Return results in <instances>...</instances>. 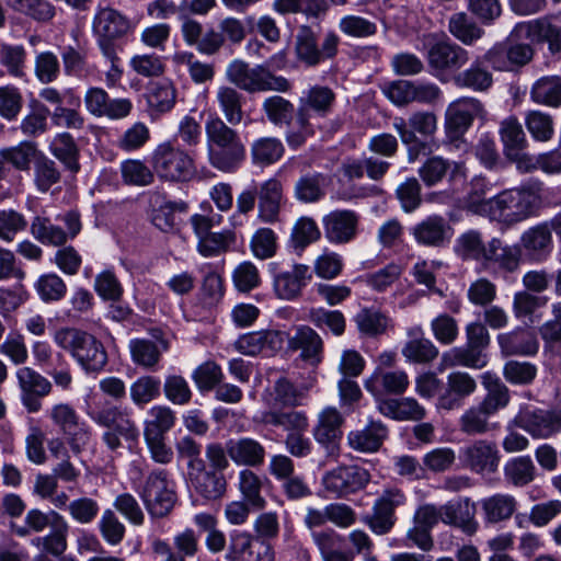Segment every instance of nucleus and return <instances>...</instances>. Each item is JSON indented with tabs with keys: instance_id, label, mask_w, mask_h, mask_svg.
I'll return each mask as SVG.
<instances>
[{
	"instance_id": "nucleus-1",
	"label": "nucleus",
	"mask_w": 561,
	"mask_h": 561,
	"mask_svg": "<svg viewBox=\"0 0 561 561\" xmlns=\"http://www.w3.org/2000/svg\"><path fill=\"white\" fill-rule=\"evenodd\" d=\"M543 206V183L530 179L492 197L489 219L511 227L537 217Z\"/></svg>"
},
{
	"instance_id": "nucleus-2",
	"label": "nucleus",
	"mask_w": 561,
	"mask_h": 561,
	"mask_svg": "<svg viewBox=\"0 0 561 561\" xmlns=\"http://www.w3.org/2000/svg\"><path fill=\"white\" fill-rule=\"evenodd\" d=\"M208 163L218 171H237L247 157L245 145L238 130L217 114L209 115L204 124Z\"/></svg>"
},
{
	"instance_id": "nucleus-3",
	"label": "nucleus",
	"mask_w": 561,
	"mask_h": 561,
	"mask_svg": "<svg viewBox=\"0 0 561 561\" xmlns=\"http://www.w3.org/2000/svg\"><path fill=\"white\" fill-rule=\"evenodd\" d=\"M392 128L408 148V160L414 162L420 153H431L437 145L434 137L438 130V118L431 111H415L405 119L396 116Z\"/></svg>"
},
{
	"instance_id": "nucleus-4",
	"label": "nucleus",
	"mask_w": 561,
	"mask_h": 561,
	"mask_svg": "<svg viewBox=\"0 0 561 561\" xmlns=\"http://www.w3.org/2000/svg\"><path fill=\"white\" fill-rule=\"evenodd\" d=\"M54 342L68 351L87 373H100L107 364V353L94 335L76 328H61L54 333Z\"/></svg>"
},
{
	"instance_id": "nucleus-5",
	"label": "nucleus",
	"mask_w": 561,
	"mask_h": 561,
	"mask_svg": "<svg viewBox=\"0 0 561 561\" xmlns=\"http://www.w3.org/2000/svg\"><path fill=\"white\" fill-rule=\"evenodd\" d=\"M226 79L240 90L255 92H288L291 83L283 76H276L263 66L250 67L241 59L230 61L225 71Z\"/></svg>"
},
{
	"instance_id": "nucleus-6",
	"label": "nucleus",
	"mask_w": 561,
	"mask_h": 561,
	"mask_svg": "<svg viewBox=\"0 0 561 561\" xmlns=\"http://www.w3.org/2000/svg\"><path fill=\"white\" fill-rule=\"evenodd\" d=\"M150 164L157 176L164 182H188L195 175V163L191 154L171 140L159 144L151 152Z\"/></svg>"
},
{
	"instance_id": "nucleus-7",
	"label": "nucleus",
	"mask_w": 561,
	"mask_h": 561,
	"mask_svg": "<svg viewBox=\"0 0 561 561\" xmlns=\"http://www.w3.org/2000/svg\"><path fill=\"white\" fill-rule=\"evenodd\" d=\"M425 58L431 73L443 80L449 72L460 69L469 60L468 51L446 35L427 34L423 37Z\"/></svg>"
},
{
	"instance_id": "nucleus-8",
	"label": "nucleus",
	"mask_w": 561,
	"mask_h": 561,
	"mask_svg": "<svg viewBox=\"0 0 561 561\" xmlns=\"http://www.w3.org/2000/svg\"><path fill=\"white\" fill-rule=\"evenodd\" d=\"M51 424L61 433L75 455H79L92 439L91 426L81 419L76 408L68 402H58L47 411Z\"/></svg>"
},
{
	"instance_id": "nucleus-9",
	"label": "nucleus",
	"mask_w": 561,
	"mask_h": 561,
	"mask_svg": "<svg viewBox=\"0 0 561 561\" xmlns=\"http://www.w3.org/2000/svg\"><path fill=\"white\" fill-rule=\"evenodd\" d=\"M88 415L96 425L106 428L101 438L111 451L122 447V437L126 440H136L139 436L136 423L116 405L88 412Z\"/></svg>"
},
{
	"instance_id": "nucleus-10",
	"label": "nucleus",
	"mask_w": 561,
	"mask_h": 561,
	"mask_svg": "<svg viewBox=\"0 0 561 561\" xmlns=\"http://www.w3.org/2000/svg\"><path fill=\"white\" fill-rule=\"evenodd\" d=\"M140 497L152 517H164L173 508L176 495L168 472L157 469L147 477Z\"/></svg>"
},
{
	"instance_id": "nucleus-11",
	"label": "nucleus",
	"mask_w": 561,
	"mask_h": 561,
	"mask_svg": "<svg viewBox=\"0 0 561 561\" xmlns=\"http://www.w3.org/2000/svg\"><path fill=\"white\" fill-rule=\"evenodd\" d=\"M481 112L482 104L474 98H460L449 103L444 124L447 138L457 141V147L466 150L468 145L461 137Z\"/></svg>"
},
{
	"instance_id": "nucleus-12",
	"label": "nucleus",
	"mask_w": 561,
	"mask_h": 561,
	"mask_svg": "<svg viewBox=\"0 0 561 561\" xmlns=\"http://www.w3.org/2000/svg\"><path fill=\"white\" fill-rule=\"evenodd\" d=\"M458 458L461 466L471 472L492 474L499 469L501 454L494 442L477 439L462 446Z\"/></svg>"
},
{
	"instance_id": "nucleus-13",
	"label": "nucleus",
	"mask_w": 561,
	"mask_h": 561,
	"mask_svg": "<svg viewBox=\"0 0 561 561\" xmlns=\"http://www.w3.org/2000/svg\"><path fill=\"white\" fill-rule=\"evenodd\" d=\"M369 472L358 466H339L327 471L321 480L322 486L332 497H344L366 486Z\"/></svg>"
},
{
	"instance_id": "nucleus-14",
	"label": "nucleus",
	"mask_w": 561,
	"mask_h": 561,
	"mask_svg": "<svg viewBox=\"0 0 561 561\" xmlns=\"http://www.w3.org/2000/svg\"><path fill=\"white\" fill-rule=\"evenodd\" d=\"M134 30L128 18L112 8H100L92 21V32L99 48L115 47L114 41Z\"/></svg>"
},
{
	"instance_id": "nucleus-15",
	"label": "nucleus",
	"mask_w": 561,
	"mask_h": 561,
	"mask_svg": "<svg viewBox=\"0 0 561 561\" xmlns=\"http://www.w3.org/2000/svg\"><path fill=\"white\" fill-rule=\"evenodd\" d=\"M407 503V496L397 488L386 489L375 501L373 514L364 523L376 535H386L396 524L394 511Z\"/></svg>"
},
{
	"instance_id": "nucleus-16",
	"label": "nucleus",
	"mask_w": 561,
	"mask_h": 561,
	"mask_svg": "<svg viewBox=\"0 0 561 561\" xmlns=\"http://www.w3.org/2000/svg\"><path fill=\"white\" fill-rule=\"evenodd\" d=\"M344 416L335 407L323 408L312 430L314 440L324 448L328 457H337L343 435Z\"/></svg>"
},
{
	"instance_id": "nucleus-17",
	"label": "nucleus",
	"mask_w": 561,
	"mask_h": 561,
	"mask_svg": "<svg viewBox=\"0 0 561 561\" xmlns=\"http://www.w3.org/2000/svg\"><path fill=\"white\" fill-rule=\"evenodd\" d=\"M67 227L64 230L60 226L54 225L49 218L36 216L31 224L32 236L42 244L58 247L73 239L81 230L79 215L70 211L62 216Z\"/></svg>"
},
{
	"instance_id": "nucleus-18",
	"label": "nucleus",
	"mask_w": 561,
	"mask_h": 561,
	"mask_svg": "<svg viewBox=\"0 0 561 561\" xmlns=\"http://www.w3.org/2000/svg\"><path fill=\"white\" fill-rule=\"evenodd\" d=\"M478 388L476 379L467 371L455 370L446 376V382L439 392L435 407L437 410L453 411L460 409L465 400Z\"/></svg>"
},
{
	"instance_id": "nucleus-19",
	"label": "nucleus",
	"mask_w": 561,
	"mask_h": 561,
	"mask_svg": "<svg viewBox=\"0 0 561 561\" xmlns=\"http://www.w3.org/2000/svg\"><path fill=\"white\" fill-rule=\"evenodd\" d=\"M273 267V289L275 295L283 300H295L301 295L302 289L311 278L309 266L296 263L287 268L276 270Z\"/></svg>"
},
{
	"instance_id": "nucleus-20",
	"label": "nucleus",
	"mask_w": 561,
	"mask_h": 561,
	"mask_svg": "<svg viewBox=\"0 0 561 561\" xmlns=\"http://www.w3.org/2000/svg\"><path fill=\"white\" fill-rule=\"evenodd\" d=\"M336 103L334 91L328 85L312 84L302 90L297 105V112L317 121L332 114Z\"/></svg>"
},
{
	"instance_id": "nucleus-21",
	"label": "nucleus",
	"mask_w": 561,
	"mask_h": 561,
	"mask_svg": "<svg viewBox=\"0 0 561 561\" xmlns=\"http://www.w3.org/2000/svg\"><path fill=\"white\" fill-rule=\"evenodd\" d=\"M512 35L546 43L551 55L561 54V25L553 23L549 18L517 23L512 30Z\"/></svg>"
},
{
	"instance_id": "nucleus-22",
	"label": "nucleus",
	"mask_w": 561,
	"mask_h": 561,
	"mask_svg": "<svg viewBox=\"0 0 561 561\" xmlns=\"http://www.w3.org/2000/svg\"><path fill=\"white\" fill-rule=\"evenodd\" d=\"M284 343V334L275 330L253 331L240 335L233 342V348L245 356L274 355Z\"/></svg>"
},
{
	"instance_id": "nucleus-23",
	"label": "nucleus",
	"mask_w": 561,
	"mask_h": 561,
	"mask_svg": "<svg viewBox=\"0 0 561 561\" xmlns=\"http://www.w3.org/2000/svg\"><path fill=\"white\" fill-rule=\"evenodd\" d=\"M359 216L351 209H336L322 218L324 237L332 244H345L357 234Z\"/></svg>"
},
{
	"instance_id": "nucleus-24",
	"label": "nucleus",
	"mask_w": 561,
	"mask_h": 561,
	"mask_svg": "<svg viewBox=\"0 0 561 561\" xmlns=\"http://www.w3.org/2000/svg\"><path fill=\"white\" fill-rule=\"evenodd\" d=\"M522 251L518 245L505 243L497 237L488 241L486 256L483 266L499 274H512L519 270Z\"/></svg>"
},
{
	"instance_id": "nucleus-25",
	"label": "nucleus",
	"mask_w": 561,
	"mask_h": 561,
	"mask_svg": "<svg viewBox=\"0 0 561 561\" xmlns=\"http://www.w3.org/2000/svg\"><path fill=\"white\" fill-rule=\"evenodd\" d=\"M409 385V375L403 369H377L364 383L365 389L375 398L376 404L380 399H387L386 394H403Z\"/></svg>"
},
{
	"instance_id": "nucleus-26",
	"label": "nucleus",
	"mask_w": 561,
	"mask_h": 561,
	"mask_svg": "<svg viewBox=\"0 0 561 561\" xmlns=\"http://www.w3.org/2000/svg\"><path fill=\"white\" fill-rule=\"evenodd\" d=\"M419 175L426 186H434L447 175L449 181L463 180L467 170L461 161H450L442 156H432L420 167Z\"/></svg>"
},
{
	"instance_id": "nucleus-27",
	"label": "nucleus",
	"mask_w": 561,
	"mask_h": 561,
	"mask_svg": "<svg viewBox=\"0 0 561 561\" xmlns=\"http://www.w3.org/2000/svg\"><path fill=\"white\" fill-rule=\"evenodd\" d=\"M187 479L195 492L207 501L221 499L227 490L225 476L207 469L205 463L197 462L195 469L187 471Z\"/></svg>"
},
{
	"instance_id": "nucleus-28",
	"label": "nucleus",
	"mask_w": 561,
	"mask_h": 561,
	"mask_svg": "<svg viewBox=\"0 0 561 561\" xmlns=\"http://www.w3.org/2000/svg\"><path fill=\"white\" fill-rule=\"evenodd\" d=\"M408 340L402 346L401 353L407 362L412 364H430L439 354L437 346L424 336L421 325H413L407 330Z\"/></svg>"
},
{
	"instance_id": "nucleus-29",
	"label": "nucleus",
	"mask_w": 561,
	"mask_h": 561,
	"mask_svg": "<svg viewBox=\"0 0 561 561\" xmlns=\"http://www.w3.org/2000/svg\"><path fill=\"white\" fill-rule=\"evenodd\" d=\"M227 453L234 465L248 467V469L261 467L266 456L262 443L245 436L227 440Z\"/></svg>"
},
{
	"instance_id": "nucleus-30",
	"label": "nucleus",
	"mask_w": 561,
	"mask_h": 561,
	"mask_svg": "<svg viewBox=\"0 0 561 561\" xmlns=\"http://www.w3.org/2000/svg\"><path fill=\"white\" fill-rule=\"evenodd\" d=\"M288 347L299 351L300 358L311 366H318L322 362L323 340L310 327L296 328L294 334L288 337Z\"/></svg>"
},
{
	"instance_id": "nucleus-31",
	"label": "nucleus",
	"mask_w": 561,
	"mask_h": 561,
	"mask_svg": "<svg viewBox=\"0 0 561 561\" xmlns=\"http://www.w3.org/2000/svg\"><path fill=\"white\" fill-rule=\"evenodd\" d=\"M412 236L419 244L438 248L451 239L453 229L445 218L432 215L412 228Z\"/></svg>"
},
{
	"instance_id": "nucleus-32",
	"label": "nucleus",
	"mask_w": 561,
	"mask_h": 561,
	"mask_svg": "<svg viewBox=\"0 0 561 561\" xmlns=\"http://www.w3.org/2000/svg\"><path fill=\"white\" fill-rule=\"evenodd\" d=\"M518 245L528 256L537 262L546 260L552 251V234L545 222L537 224L526 229L519 238Z\"/></svg>"
},
{
	"instance_id": "nucleus-33",
	"label": "nucleus",
	"mask_w": 561,
	"mask_h": 561,
	"mask_svg": "<svg viewBox=\"0 0 561 561\" xmlns=\"http://www.w3.org/2000/svg\"><path fill=\"white\" fill-rule=\"evenodd\" d=\"M388 433L386 424L370 419L364 428L351 431L347 434V443L354 450L375 453L382 446Z\"/></svg>"
},
{
	"instance_id": "nucleus-34",
	"label": "nucleus",
	"mask_w": 561,
	"mask_h": 561,
	"mask_svg": "<svg viewBox=\"0 0 561 561\" xmlns=\"http://www.w3.org/2000/svg\"><path fill=\"white\" fill-rule=\"evenodd\" d=\"M497 342L504 356H534L539 351L535 333L523 328L499 334Z\"/></svg>"
},
{
	"instance_id": "nucleus-35",
	"label": "nucleus",
	"mask_w": 561,
	"mask_h": 561,
	"mask_svg": "<svg viewBox=\"0 0 561 561\" xmlns=\"http://www.w3.org/2000/svg\"><path fill=\"white\" fill-rule=\"evenodd\" d=\"M379 413L394 421L417 422L425 417L426 410L412 397L380 399L376 405Z\"/></svg>"
},
{
	"instance_id": "nucleus-36",
	"label": "nucleus",
	"mask_w": 561,
	"mask_h": 561,
	"mask_svg": "<svg viewBox=\"0 0 561 561\" xmlns=\"http://www.w3.org/2000/svg\"><path fill=\"white\" fill-rule=\"evenodd\" d=\"M519 426L534 438H548L561 430V411H535L522 416Z\"/></svg>"
},
{
	"instance_id": "nucleus-37",
	"label": "nucleus",
	"mask_w": 561,
	"mask_h": 561,
	"mask_svg": "<svg viewBox=\"0 0 561 561\" xmlns=\"http://www.w3.org/2000/svg\"><path fill=\"white\" fill-rule=\"evenodd\" d=\"M489 363V356L485 352L466 344L444 352L440 357V369L453 368L457 366L471 369H482Z\"/></svg>"
},
{
	"instance_id": "nucleus-38",
	"label": "nucleus",
	"mask_w": 561,
	"mask_h": 561,
	"mask_svg": "<svg viewBox=\"0 0 561 561\" xmlns=\"http://www.w3.org/2000/svg\"><path fill=\"white\" fill-rule=\"evenodd\" d=\"M481 383L486 390V394L478 404L490 415H494L499 410L504 409L510 402L508 388L502 382L500 377L493 371H485L481 375Z\"/></svg>"
},
{
	"instance_id": "nucleus-39",
	"label": "nucleus",
	"mask_w": 561,
	"mask_h": 561,
	"mask_svg": "<svg viewBox=\"0 0 561 561\" xmlns=\"http://www.w3.org/2000/svg\"><path fill=\"white\" fill-rule=\"evenodd\" d=\"M215 101L226 123L239 125L242 122L244 96L236 88L226 84L219 85L215 93Z\"/></svg>"
},
{
	"instance_id": "nucleus-40",
	"label": "nucleus",
	"mask_w": 561,
	"mask_h": 561,
	"mask_svg": "<svg viewBox=\"0 0 561 561\" xmlns=\"http://www.w3.org/2000/svg\"><path fill=\"white\" fill-rule=\"evenodd\" d=\"M171 60L176 68H185L195 84H205L211 82L215 78L214 64L197 59L192 51H175Z\"/></svg>"
},
{
	"instance_id": "nucleus-41",
	"label": "nucleus",
	"mask_w": 561,
	"mask_h": 561,
	"mask_svg": "<svg viewBox=\"0 0 561 561\" xmlns=\"http://www.w3.org/2000/svg\"><path fill=\"white\" fill-rule=\"evenodd\" d=\"M259 195V217L264 222H274L277 220L280 202L283 196V187L278 180L270 179L264 182Z\"/></svg>"
},
{
	"instance_id": "nucleus-42",
	"label": "nucleus",
	"mask_w": 561,
	"mask_h": 561,
	"mask_svg": "<svg viewBox=\"0 0 561 561\" xmlns=\"http://www.w3.org/2000/svg\"><path fill=\"white\" fill-rule=\"evenodd\" d=\"M455 253L465 261H474L483 264L488 251V242L483 234L476 229L461 233L455 241Z\"/></svg>"
},
{
	"instance_id": "nucleus-43",
	"label": "nucleus",
	"mask_w": 561,
	"mask_h": 561,
	"mask_svg": "<svg viewBox=\"0 0 561 561\" xmlns=\"http://www.w3.org/2000/svg\"><path fill=\"white\" fill-rule=\"evenodd\" d=\"M266 479L254 471L244 468L238 474V489L245 501L253 510H263L266 500L262 494Z\"/></svg>"
},
{
	"instance_id": "nucleus-44",
	"label": "nucleus",
	"mask_w": 561,
	"mask_h": 561,
	"mask_svg": "<svg viewBox=\"0 0 561 561\" xmlns=\"http://www.w3.org/2000/svg\"><path fill=\"white\" fill-rule=\"evenodd\" d=\"M484 62L483 57L477 58L469 68L455 77V84L476 92L488 91L493 84V77L485 68Z\"/></svg>"
},
{
	"instance_id": "nucleus-45",
	"label": "nucleus",
	"mask_w": 561,
	"mask_h": 561,
	"mask_svg": "<svg viewBox=\"0 0 561 561\" xmlns=\"http://www.w3.org/2000/svg\"><path fill=\"white\" fill-rule=\"evenodd\" d=\"M439 520L447 525L459 527L465 534L473 535L478 529V522L468 504L463 507L458 502H448L439 507Z\"/></svg>"
},
{
	"instance_id": "nucleus-46",
	"label": "nucleus",
	"mask_w": 561,
	"mask_h": 561,
	"mask_svg": "<svg viewBox=\"0 0 561 561\" xmlns=\"http://www.w3.org/2000/svg\"><path fill=\"white\" fill-rule=\"evenodd\" d=\"M516 506V499L505 493H496L481 501L484 518L488 523L492 524L511 518Z\"/></svg>"
},
{
	"instance_id": "nucleus-47",
	"label": "nucleus",
	"mask_w": 561,
	"mask_h": 561,
	"mask_svg": "<svg viewBox=\"0 0 561 561\" xmlns=\"http://www.w3.org/2000/svg\"><path fill=\"white\" fill-rule=\"evenodd\" d=\"M530 99L537 104L561 106V77L543 76L537 79L531 85Z\"/></svg>"
},
{
	"instance_id": "nucleus-48",
	"label": "nucleus",
	"mask_w": 561,
	"mask_h": 561,
	"mask_svg": "<svg viewBox=\"0 0 561 561\" xmlns=\"http://www.w3.org/2000/svg\"><path fill=\"white\" fill-rule=\"evenodd\" d=\"M38 153L37 145L28 140L0 149L2 160L22 172L30 171L31 164L37 160Z\"/></svg>"
},
{
	"instance_id": "nucleus-49",
	"label": "nucleus",
	"mask_w": 561,
	"mask_h": 561,
	"mask_svg": "<svg viewBox=\"0 0 561 561\" xmlns=\"http://www.w3.org/2000/svg\"><path fill=\"white\" fill-rule=\"evenodd\" d=\"M261 421L266 425L282 427L288 433L307 431L309 426L308 416L302 411H276L271 410L262 413Z\"/></svg>"
},
{
	"instance_id": "nucleus-50",
	"label": "nucleus",
	"mask_w": 561,
	"mask_h": 561,
	"mask_svg": "<svg viewBox=\"0 0 561 561\" xmlns=\"http://www.w3.org/2000/svg\"><path fill=\"white\" fill-rule=\"evenodd\" d=\"M327 178L321 173L305 174L298 179L294 187L297 201L309 204L317 203L325 195Z\"/></svg>"
},
{
	"instance_id": "nucleus-51",
	"label": "nucleus",
	"mask_w": 561,
	"mask_h": 561,
	"mask_svg": "<svg viewBox=\"0 0 561 561\" xmlns=\"http://www.w3.org/2000/svg\"><path fill=\"white\" fill-rule=\"evenodd\" d=\"M175 420V413L170 407L162 404L151 407L144 422V436H165L174 426Z\"/></svg>"
},
{
	"instance_id": "nucleus-52",
	"label": "nucleus",
	"mask_w": 561,
	"mask_h": 561,
	"mask_svg": "<svg viewBox=\"0 0 561 561\" xmlns=\"http://www.w3.org/2000/svg\"><path fill=\"white\" fill-rule=\"evenodd\" d=\"M68 531L69 525L67 520L64 519L55 527H53L49 534L33 538L31 543L47 554H51L53 557H61L68 547Z\"/></svg>"
},
{
	"instance_id": "nucleus-53",
	"label": "nucleus",
	"mask_w": 561,
	"mask_h": 561,
	"mask_svg": "<svg viewBox=\"0 0 561 561\" xmlns=\"http://www.w3.org/2000/svg\"><path fill=\"white\" fill-rule=\"evenodd\" d=\"M285 152L280 139L276 137H261L251 145V158L256 165H270L277 162Z\"/></svg>"
},
{
	"instance_id": "nucleus-54",
	"label": "nucleus",
	"mask_w": 561,
	"mask_h": 561,
	"mask_svg": "<svg viewBox=\"0 0 561 561\" xmlns=\"http://www.w3.org/2000/svg\"><path fill=\"white\" fill-rule=\"evenodd\" d=\"M470 186V191L463 201L465 208L474 215L489 218L492 197L485 198V196L491 188V184L484 178L477 176L471 180Z\"/></svg>"
},
{
	"instance_id": "nucleus-55",
	"label": "nucleus",
	"mask_w": 561,
	"mask_h": 561,
	"mask_svg": "<svg viewBox=\"0 0 561 561\" xmlns=\"http://www.w3.org/2000/svg\"><path fill=\"white\" fill-rule=\"evenodd\" d=\"M295 51L302 64L314 67L320 64L317 35L310 26L302 25L296 35Z\"/></svg>"
},
{
	"instance_id": "nucleus-56",
	"label": "nucleus",
	"mask_w": 561,
	"mask_h": 561,
	"mask_svg": "<svg viewBox=\"0 0 561 561\" xmlns=\"http://www.w3.org/2000/svg\"><path fill=\"white\" fill-rule=\"evenodd\" d=\"M449 33L465 45L482 37L483 30L465 12L454 13L448 21Z\"/></svg>"
},
{
	"instance_id": "nucleus-57",
	"label": "nucleus",
	"mask_w": 561,
	"mask_h": 561,
	"mask_svg": "<svg viewBox=\"0 0 561 561\" xmlns=\"http://www.w3.org/2000/svg\"><path fill=\"white\" fill-rule=\"evenodd\" d=\"M161 393V380L156 376H140L129 387L131 402L144 408L151 401L158 399Z\"/></svg>"
},
{
	"instance_id": "nucleus-58",
	"label": "nucleus",
	"mask_w": 561,
	"mask_h": 561,
	"mask_svg": "<svg viewBox=\"0 0 561 561\" xmlns=\"http://www.w3.org/2000/svg\"><path fill=\"white\" fill-rule=\"evenodd\" d=\"M354 321L358 331L366 336L383 334L390 324L388 316L373 308H364L358 311Z\"/></svg>"
},
{
	"instance_id": "nucleus-59",
	"label": "nucleus",
	"mask_w": 561,
	"mask_h": 561,
	"mask_svg": "<svg viewBox=\"0 0 561 561\" xmlns=\"http://www.w3.org/2000/svg\"><path fill=\"white\" fill-rule=\"evenodd\" d=\"M51 154L72 172L79 170L78 149L72 136L68 133L57 134L49 146Z\"/></svg>"
},
{
	"instance_id": "nucleus-60",
	"label": "nucleus",
	"mask_w": 561,
	"mask_h": 561,
	"mask_svg": "<svg viewBox=\"0 0 561 561\" xmlns=\"http://www.w3.org/2000/svg\"><path fill=\"white\" fill-rule=\"evenodd\" d=\"M536 467L528 456L510 459L504 466L505 479L516 486H524L535 479Z\"/></svg>"
},
{
	"instance_id": "nucleus-61",
	"label": "nucleus",
	"mask_w": 561,
	"mask_h": 561,
	"mask_svg": "<svg viewBox=\"0 0 561 561\" xmlns=\"http://www.w3.org/2000/svg\"><path fill=\"white\" fill-rule=\"evenodd\" d=\"M50 112L46 105L38 101L31 104L30 112L22 118L20 129L27 137H36L46 133Z\"/></svg>"
},
{
	"instance_id": "nucleus-62",
	"label": "nucleus",
	"mask_w": 561,
	"mask_h": 561,
	"mask_svg": "<svg viewBox=\"0 0 561 561\" xmlns=\"http://www.w3.org/2000/svg\"><path fill=\"white\" fill-rule=\"evenodd\" d=\"M121 172L123 181L128 185L148 186L153 184L156 172L144 161L138 159H128L122 162Z\"/></svg>"
},
{
	"instance_id": "nucleus-63",
	"label": "nucleus",
	"mask_w": 561,
	"mask_h": 561,
	"mask_svg": "<svg viewBox=\"0 0 561 561\" xmlns=\"http://www.w3.org/2000/svg\"><path fill=\"white\" fill-rule=\"evenodd\" d=\"M490 417L479 404L471 405L459 417V428L470 436L485 434L492 430Z\"/></svg>"
},
{
	"instance_id": "nucleus-64",
	"label": "nucleus",
	"mask_w": 561,
	"mask_h": 561,
	"mask_svg": "<svg viewBox=\"0 0 561 561\" xmlns=\"http://www.w3.org/2000/svg\"><path fill=\"white\" fill-rule=\"evenodd\" d=\"M262 110L270 123L275 126H283L291 122L294 104L280 95H272L263 101Z\"/></svg>"
}]
</instances>
